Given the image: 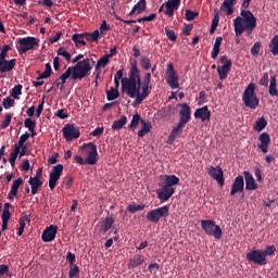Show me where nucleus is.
I'll return each mask as SVG.
<instances>
[{
	"instance_id": "obj_58",
	"label": "nucleus",
	"mask_w": 278,
	"mask_h": 278,
	"mask_svg": "<svg viewBox=\"0 0 278 278\" xmlns=\"http://www.w3.org/2000/svg\"><path fill=\"white\" fill-rule=\"evenodd\" d=\"M79 276V266L77 265H72L70 268L68 277L70 278H75Z\"/></svg>"
},
{
	"instance_id": "obj_42",
	"label": "nucleus",
	"mask_w": 278,
	"mask_h": 278,
	"mask_svg": "<svg viewBox=\"0 0 278 278\" xmlns=\"http://www.w3.org/2000/svg\"><path fill=\"white\" fill-rule=\"evenodd\" d=\"M26 140H29V132H27V131L20 137L17 143H15L13 147L21 149V147H23V144H25Z\"/></svg>"
},
{
	"instance_id": "obj_49",
	"label": "nucleus",
	"mask_w": 278,
	"mask_h": 278,
	"mask_svg": "<svg viewBox=\"0 0 278 278\" xmlns=\"http://www.w3.org/2000/svg\"><path fill=\"white\" fill-rule=\"evenodd\" d=\"M150 94H151V86L143 84L141 87L140 97H142L143 99H147V97H149Z\"/></svg>"
},
{
	"instance_id": "obj_54",
	"label": "nucleus",
	"mask_w": 278,
	"mask_h": 278,
	"mask_svg": "<svg viewBox=\"0 0 278 278\" xmlns=\"http://www.w3.org/2000/svg\"><path fill=\"white\" fill-rule=\"evenodd\" d=\"M10 123H12V114L7 113L4 116V121L1 124V129H8V127H10Z\"/></svg>"
},
{
	"instance_id": "obj_24",
	"label": "nucleus",
	"mask_w": 278,
	"mask_h": 278,
	"mask_svg": "<svg viewBox=\"0 0 278 278\" xmlns=\"http://www.w3.org/2000/svg\"><path fill=\"white\" fill-rule=\"evenodd\" d=\"M116 223V219L112 216H106L104 220L102 222V225L100 226V232L101 233H108L110 229H112V226Z\"/></svg>"
},
{
	"instance_id": "obj_26",
	"label": "nucleus",
	"mask_w": 278,
	"mask_h": 278,
	"mask_svg": "<svg viewBox=\"0 0 278 278\" xmlns=\"http://www.w3.org/2000/svg\"><path fill=\"white\" fill-rule=\"evenodd\" d=\"M238 0H224L223 4L220 5V11L226 12L227 16H231L233 14V5Z\"/></svg>"
},
{
	"instance_id": "obj_56",
	"label": "nucleus",
	"mask_w": 278,
	"mask_h": 278,
	"mask_svg": "<svg viewBox=\"0 0 278 278\" xmlns=\"http://www.w3.org/2000/svg\"><path fill=\"white\" fill-rule=\"evenodd\" d=\"M140 64L143 71H149V68H151V60H149L147 56L141 58Z\"/></svg>"
},
{
	"instance_id": "obj_64",
	"label": "nucleus",
	"mask_w": 278,
	"mask_h": 278,
	"mask_svg": "<svg viewBox=\"0 0 278 278\" xmlns=\"http://www.w3.org/2000/svg\"><path fill=\"white\" fill-rule=\"evenodd\" d=\"M193 26L192 24H185V27L182 28L184 36H190V33L192 31Z\"/></svg>"
},
{
	"instance_id": "obj_5",
	"label": "nucleus",
	"mask_w": 278,
	"mask_h": 278,
	"mask_svg": "<svg viewBox=\"0 0 278 278\" xmlns=\"http://www.w3.org/2000/svg\"><path fill=\"white\" fill-rule=\"evenodd\" d=\"M90 62L94 64V60L84 59L83 61H79L78 64L67 68V71H70L72 81H76V79H84L85 77H88V74L90 73V71H92Z\"/></svg>"
},
{
	"instance_id": "obj_28",
	"label": "nucleus",
	"mask_w": 278,
	"mask_h": 278,
	"mask_svg": "<svg viewBox=\"0 0 278 278\" xmlns=\"http://www.w3.org/2000/svg\"><path fill=\"white\" fill-rule=\"evenodd\" d=\"M178 80H179V76L177 75V73H173V74L167 75L166 81L173 90H177V88H179V81Z\"/></svg>"
},
{
	"instance_id": "obj_32",
	"label": "nucleus",
	"mask_w": 278,
	"mask_h": 278,
	"mask_svg": "<svg viewBox=\"0 0 278 278\" xmlns=\"http://www.w3.org/2000/svg\"><path fill=\"white\" fill-rule=\"evenodd\" d=\"M268 93L270 97H278L277 76H270Z\"/></svg>"
},
{
	"instance_id": "obj_19",
	"label": "nucleus",
	"mask_w": 278,
	"mask_h": 278,
	"mask_svg": "<svg viewBox=\"0 0 278 278\" xmlns=\"http://www.w3.org/2000/svg\"><path fill=\"white\" fill-rule=\"evenodd\" d=\"M24 182L25 180H23V177L15 179L11 186V190L8 194V199L12 201L14 200V197H18V189L21 188V186H23Z\"/></svg>"
},
{
	"instance_id": "obj_30",
	"label": "nucleus",
	"mask_w": 278,
	"mask_h": 278,
	"mask_svg": "<svg viewBox=\"0 0 278 278\" xmlns=\"http://www.w3.org/2000/svg\"><path fill=\"white\" fill-rule=\"evenodd\" d=\"M72 40L77 48L86 47V35L85 33L81 34H74L72 36Z\"/></svg>"
},
{
	"instance_id": "obj_46",
	"label": "nucleus",
	"mask_w": 278,
	"mask_h": 278,
	"mask_svg": "<svg viewBox=\"0 0 278 278\" xmlns=\"http://www.w3.org/2000/svg\"><path fill=\"white\" fill-rule=\"evenodd\" d=\"M51 73H52L51 64L47 63L45 72L42 74H40L38 79H47V78L51 77Z\"/></svg>"
},
{
	"instance_id": "obj_22",
	"label": "nucleus",
	"mask_w": 278,
	"mask_h": 278,
	"mask_svg": "<svg viewBox=\"0 0 278 278\" xmlns=\"http://www.w3.org/2000/svg\"><path fill=\"white\" fill-rule=\"evenodd\" d=\"M243 177L245 180V190H257L255 178H253V174H251V172H243Z\"/></svg>"
},
{
	"instance_id": "obj_20",
	"label": "nucleus",
	"mask_w": 278,
	"mask_h": 278,
	"mask_svg": "<svg viewBox=\"0 0 278 278\" xmlns=\"http://www.w3.org/2000/svg\"><path fill=\"white\" fill-rule=\"evenodd\" d=\"M179 5H181V0H168L165 3V15L166 16H174L175 10H179Z\"/></svg>"
},
{
	"instance_id": "obj_43",
	"label": "nucleus",
	"mask_w": 278,
	"mask_h": 278,
	"mask_svg": "<svg viewBox=\"0 0 278 278\" xmlns=\"http://www.w3.org/2000/svg\"><path fill=\"white\" fill-rule=\"evenodd\" d=\"M58 55H60L61 58H64V60H66V62H70L71 61V53L66 51V49L64 47H61L58 52H56Z\"/></svg>"
},
{
	"instance_id": "obj_50",
	"label": "nucleus",
	"mask_w": 278,
	"mask_h": 278,
	"mask_svg": "<svg viewBox=\"0 0 278 278\" xmlns=\"http://www.w3.org/2000/svg\"><path fill=\"white\" fill-rule=\"evenodd\" d=\"M15 103L16 102L14 101V99L8 97L3 100L2 105H3L4 110H10V108H14Z\"/></svg>"
},
{
	"instance_id": "obj_48",
	"label": "nucleus",
	"mask_w": 278,
	"mask_h": 278,
	"mask_svg": "<svg viewBox=\"0 0 278 278\" xmlns=\"http://www.w3.org/2000/svg\"><path fill=\"white\" fill-rule=\"evenodd\" d=\"M12 50V47L4 45L0 49V60H5L8 58V52Z\"/></svg>"
},
{
	"instance_id": "obj_55",
	"label": "nucleus",
	"mask_w": 278,
	"mask_h": 278,
	"mask_svg": "<svg viewBox=\"0 0 278 278\" xmlns=\"http://www.w3.org/2000/svg\"><path fill=\"white\" fill-rule=\"evenodd\" d=\"M24 127L26 128V129H28V131L29 130H31V129H36V121H34V119H31V118H26L25 121H24Z\"/></svg>"
},
{
	"instance_id": "obj_34",
	"label": "nucleus",
	"mask_w": 278,
	"mask_h": 278,
	"mask_svg": "<svg viewBox=\"0 0 278 278\" xmlns=\"http://www.w3.org/2000/svg\"><path fill=\"white\" fill-rule=\"evenodd\" d=\"M85 34V40H88V42H99V38L101 36L99 35V30H94L93 33H84Z\"/></svg>"
},
{
	"instance_id": "obj_33",
	"label": "nucleus",
	"mask_w": 278,
	"mask_h": 278,
	"mask_svg": "<svg viewBox=\"0 0 278 278\" xmlns=\"http://www.w3.org/2000/svg\"><path fill=\"white\" fill-rule=\"evenodd\" d=\"M125 125H127V116L123 115L118 121H114L111 127L114 131H118L123 129Z\"/></svg>"
},
{
	"instance_id": "obj_12",
	"label": "nucleus",
	"mask_w": 278,
	"mask_h": 278,
	"mask_svg": "<svg viewBox=\"0 0 278 278\" xmlns=\"http://www.w3.org/2000/svg\"><path fill=\"white\" fill-rule=\"evenodd\" d=\"M62 134L66 142H73V140H77L81 136L79 127L75 126V124H66L62 129Z\"/></svg>"
},
{
	"instance_id": "obj_4",
	"label": "nucleus",
	"mask_w": 278,
	"mask_h": 278,
	"mask_svg": "<svg viewBox=\"0 0 278 278\" xmlns=\"http://www.w3.org/2000/svg\"><path fill=\"white\" fill-rule=\"evenodd\" d=\"M177 106L181 108L179 111L180 118L177 127H174L172 132L169 134L168 142H175V140L179 138L181 134H184V127H186V125H188V122L192 118V110L190 109V105H188V103H179L177 104Z\"/></svg>"
},
{
	"instance_id": "obj_2",
	"label": "nucleus",
	"mask_w": 278,
	"mask_h": 278,
	"mask_svg": "<svg viewBox=\"0 0 278 278\" xmlns=\"http://www.w3.org/2000/svg\"><path fill=\"white\" fill-rule=\"evenodd\" d=\"M235 34L240 38L247 31L248 36L253 34V29L257 27V17L250 10H242L240 16L233 20Z\"/></svg>"
},
{
	"instance_id": "obj_61",
	"label": "nucleus",
	"mask_w": 278,
	"mask_h": 278,
	"mask_svg": "<svg viewBox=\"0 0 278 278\" xmlns=\"http://www.w3.org/2000/svg\"><path fill=\"white\" fill-rule=\"evenodd\" d=\"M45 110V97L42 98L41 102L39 103L37 110H36V116L37 118H40V114H42V111Z\"/></svg>"
},
{
	"instance_id": "obj_63",
	"label": "nucleus",
	"mask_w": 278,
	"mask_h": 278,
	"mask_svg": "<svg viewBox=\"0 0 278 278\" xmlns=\"http://www.w3.org/2000/svg\"><path fill=\"white\" fill-rule=\"evenodd\" d=\"M104 128L103 127H97L93 131H91L90 136H93L94 138H99V136H103Z\"/></svg>"
},
{
	"instance_id": "obj_39",
	"label": "nucleus",
	"mask_w": 278,
	"mask_h": 278,
	"mask_svg": "<svg viewBox=\"0 0 278 278\" xmlns=\"http://www.w3.org/2000/svg\"><path fill=\"white\" fill-rule=\"evenodd\" d=\"M119 92L118 89L111 87V89L106 92V99L108 101H114L118 99Z\"/></svg>"
},
{
	"instance_id": "obj_40",
	"label": "nucleus",
	"mask_w": 278,
	"mask_h": 278,
	"mask_svg": "<svg viewBox=\"0 0 278 278\" xmlns=\"http://www.w3.org/2000/svg\"><path fill=\"white\" fill-rule=\"evenodd\" d=\"M146 207L147 205L144 204H130L127 206V212H129L130 214H136V212H142Z\"/></svg>"
},
{
	"instance_id": "obj_57",
	"label": "nucleus",
	"mask_w": 278,
	"mask_h": 278,
	"mask_svg": "<svg viewBox=\"0 0 278 278\" xmlns=\"http://www.w3.org/2000/svg\"><path fill=\"white\" fill-rule=\"evenodd\" d=\"M219 62L223 64L222 66L231 70L232 62H231L230 59H227V55L220 56V58H219Z\"/></svg>"
},
{
	"instance_id": "obj_53",
	"label": "nucleus",
	"mask_w": 278,
	"mask_h": 278,
	"mask_svg": "<svg viewBox=\"0 0 278 278\" xmlns=\"http://www.w3.org/2000/svg\"><path fill=\"white\" fill-rule=\"evenodd\" d=\"M54 116L64 121V118H68V111L66 109H60L54 113Z\"/></svg>"
},
{
	"instance_id": "obj_38",
	"label": "nucleus",
	"mask_w": 278,
	"mask_h": 278,
	"mask_svg": "<svg viewBox=\"0 0 278 278\" xmlns=\"http://www.w3.org/2000/svg\"><path fill=\"white\" fill-rule=\"evenodd\" d=\"M60 177L61 176H58V175L52 174L50 172V175H49V188H50V190H55V186H58V181H60Z\"/></svg>"
},
{
	"instance_id": "obj_41",
	"label": "nucleus",
	"mask_w": 278,
	"mask_h": 278,
	"mask_svg": "<svg viewBox=\"0 0 278 278\" xmlns=\"http://www.w3.org/2000/svg\"><path fill=\"white\" fill-rule=\"evenodd\" d=\"M139 123H142V118L140 117V114L136 113L135 115H132V119L128 125V129H134V127H137Z\"/></svg>"
},
{
	"instance_id": "obj_47",
	"label": "nucleus",
	"mask_w": 278,
	"mask_h": 278,
	"mask_svg": "<svg viewBox=\"0 0 278 278\" xmlns=\"http://www.w3.org/2000/svg\"><path fill=\"white\" fill-rule=\"evenodd\" d=\"M50 173H52V175L62 177V173H64V165L58 164V165L53 166L52 170Z\"/></svg>"
},
{
	"instance_id": "obj_15",
	"label": "nucleus",
	"mask_w": 278,
	"mask_h": 278,
	"mask_svg": "<svg viewBox=\"0 0 278 278\" xmlns=\"http://www.w3.org/2000/svg\"><path fill=\"white\" fill-rule=\"evenodd\" d=\"M56 233H58V226L50 225L43 230L41 235V240L43 242H53V240H55Z\"/></svg>"
},
{
	"instance_id": "obj_29",
	"label": "nucleus",
	"mask_w": 278,
	"mask_h": 278,
	"mask_svg": "<svg viewBox=\"0 0 278 278\" xmlns=\"http://www.w3.org/2000/svg\"><path fill=\"white\" fill-rule=\"evenodd\" d=\"M141 125H143L142 127H141V129L138 131V134H137V136L139 137V138H144V136H147V134H150L151 132V128L153 127L152 125H151V122H147V121H144V119H141Z\"/></svg>"
},
{
	"instance_id": "obj_62",
	"label": "nucleus",
	"mask_w": 278,
	"mask_h": 278,
	"mask_svg": "<svg viewBox=\"0 0 278 278\" xmlns=\"http://www.w3.org/2000/svg\"><path fill=\"white\" fill-rule=\"evenodd\" d=\"M71 79V71L66 70L59 79L61 80V84H66V79Z\"/></svg>"
},
{
	"instance_id": "obj_60",
	"label": "nucleus",
	"mask_w": 278,
	"mask_h": 278,
	"mask_svg": "<svg viewBox=\"0 0 278 278\" xmlns=\"http://www.w3.org/2000/svg\"><path fill=\"white\" fill-rule=\"evenodd\" d=\"M275 251H277L275 245H269L265 250H262V253H263V256L266 257V255H274Z\"/></svg>"
},
{
	"instance_id": "obj_11",
	"label": "nucleus",
	"mask_w": 278,
	"mask_h": 278,
	"mask_svg": "<svg viewBox=\"0 0 278 278\" xmlns=\"http://www.w3.org/2000/svg\"><path fill=\"white\" fill-rule=\"evenodd\" d=\"M86 147L88 148L86 162L87 164H89V166H94V164L99 162V152L97 151V144H94L93 142L85 143L83 147H80V150H84Z\"/></svg>"
},
{
	"instance_id": "obj_23",
	"label": "nucleus",
	"mask_w": 278,
	"mask_h": 278,
	"mask_svg": "<svg viewBox=\"0 0 278 278\" xmlns=\"http://www.w3.org/2000/svg\"><path fill=\"white\" fill-rule=\"evenodd\" d=\"M110 64V59L106 55H103L97 61L96 64V79L101 77V68H105Z\"/></svg>"
},
{
	"instance_id": "obj_6",
	"label": "nucleus",
	"mask_w": 278,
	"mask_h": 278,
	"mask_svg": "<svg viewBox=\"0 0 278 278\" xmlns=\"http://www.w3.org/2000/svg\"><path fill=\"white\" fill-rule=\"evenodd\" d=\"M255 90H257L255 83H250L242 93L243 105L250 110H257L260 108V98H257Z\"/></svg>"
},
{
	"instance_id": "obj_44",
	"label": "nucleus",
	"mask_w": 278,
	"mask_h": 278,
	"mask_svg": "<svg viewBox=\"0 0 278 278\" xmlns=\"http://www.w3.org/2000/svg\"><path fill=\"white\" fill-rule=\"evenodd\" d=\"M20 94H23V85L14 86L11 91V97H13V99H18Z\"/></svg>"
},
{
	"instance_id": "obj_21",
	"label": "nucleus",
	"mask_w": 278,
	"mask_h": 278,
	"mask_svg": "<svg viewBox=\"0 0 278 278\" xmlns=\"http://www.w3.org/2000/svg\"><path fill=\"white\" fill-rule=\"evenodd\" d=\"M260 146L258 149H261L262 153H268V146L270 144V135L267 132H262L258 137Z\"/></svg>"
},
{
	"instance_id": "obj_31",
	"label": "nucleus",
	"mask_w": 278,
	"mask_h": 278,
	"mask_svg": "<svg viewBox=\"0 0 278 278\" xmlns=\"http://www.w3.org/2000/svg\"><path fill=\"white\" fill-rule=\"evenodd\" d=\"M220 45H223V37H216L215 43L213 46V51L211 53V58L213 60H216V58H218V54L220 53Z\"/></svg>"
},
{
	"instance_id": "obj_27",
	"label": "nucleus",
	"mask_w": 278,
	"mask_h": 278,
	"mask_svg": "<svg viewBox=\"0 0 278 278\" xmlns=\"http://www.w3.org/2000/svg\"><path fill=\"white\" fill-rule=\"evenodd\" d=\"M28 184L31 188V194H38V190H40V188L42 186V180H40V178H38V177L30 176Z\"/></svg>"
},
{
	"instance_id": "obj_9",
	"label": "nucleus",
	"mask_w": 278,
	"mask_h": 278,
	"mask_svg": "<svg viewBox=\"0 0 278 278\" xmlns=\"http://www.w3.org/2000/svg\"><path fill=\"white\" fill-rule=\"evenodd\" d=\"M35 47H38V39H36V37H24L18 39L17 51L20 55L27 53V51H34Z\"/></svg>"
},
{
	"instance_id": "obj_25",
	"label": "nucleus",
	"mask_w": 278,
	"mask_h": 278,
	"mask_svg": "<svg viewBox=\"0 0 278 278\" xmlns=\"http://www.w3.org/2000/svg\"><path fill=\"white\" fill-rule=\"evenodd\" d=\"M147 10V0H139L129 12L128 16H134V14H142Z\"/></svg>"
},
{
	"instance_id": "obj_52",
	"label": "nucleus",
	"mask_w": 278,
	"mask_h": 278,
	"mask_svg": "<svg viewBox=\"0 0 278 278\" xmlns=\"http://www.w3.org/2000/svg\"><path fill=\"white\" fill-rule=\"evenodd\" d=\"M135 101L132 103L134 108H136V105H140V103H142V101H144L146 98H142V96H140V87L137 88V91L135 92Z\"/></svg>"
},
{
	"instance_id": "obj_13",
	"label": "nucleus",
	"mask_w": 278,
	"mask_h": 278,
	"mask_svg": "<svg viewBox=\"0 0 278 278\" xmlns=\"http://www.w3.org/2000/svg\"><path fill=\"white\" fill-rule=\"evenodd\" d=\"M238 192H244V176H237L231 185L230 197H235Z\"/></svg>"
},
{
	"instance_id": "obj_37",
	"label": "nucleus",
	"mask_w": 278,
	"mask_h": 278,
	"mask_svg": "<svg viewBox=\"0 0 278 278\" xmlns=\"http://www.w3.org/2000/svg\"><path fill=\"white\" fill-rule=\"evenodd\" d=\"M269 49H270V53H273V55H278V35H275L271 38V41L269 43Z\"/></svg>"
},
{
	"instance_id": "obj_1",
	"label": "nucleus",
	"mask_w": 278,
	"mask_h": 278,
	"mask_svg": "<svg viewBox=\"0 0 278 278\" xmlns=\"http://www.w3.org/2000/svg\"><path fill=\"white\" fill-rule=\"evenodd\" d=\"M141 84L138 61L132 60L130 61L128 77L122 78V92H125L130 99H136L137 88H140Z\"/></svg>"
},
{
	"instance_id": "obj_45",
	"label": "nucleus",
	"mask_w": 278,
	"mask_h": 278,
	"mask_svg": "<svg viewBox=\"0 0 278 278\" xmlns=\"http://www.w3.org/2000/svg\"><path fill=\"white\" fill-rule=\"evenodd\" d=\"M165 34L172 42L177 41V34H175V30L170 29L169 27H165Z\"/></svg>"
},
{
	"instance_id": "obj_10",
	"label": "nucleus",
	"mask_w": 278,
	"mask_h": 278,
	"mask_svg": "<svg viewBox=\"0 0 278 278\" xmlns=\"http://www.w3.org/2000/svg\"><path fill=\"white\" fill-rule=\"evenodd\" d=\"M245 260L250 264H256L257 266H266L268 264V260H266L262 250H251L247 253Z\"/></svg>"
},
{
	"instance_id": "obj_3",
	"label": "nucleus",
	"mask_w": 278,
	"mask_h": 278,
	"mask_svg": "<svg viewBox=\"0 0 278 278\" xmlns=\"http://www.w3.org/2000/svg\"><path fill=\"white\" fill-rule=\"evenodd\" d=\"M160 188L156 189V197L162 203L170 201L173 194H175V186H179V177L176 175L161 176Z\"/></svg>"
},
{
	"instance_id": "obj_18",
	"label": "nucleus",
	"mask_w": 278,
	"mask_h": 278,
	"mask_svg": "<svg viewBox=\"0 0 278 278\" xmlns=\"http://www.w3.org/2000/svg\"><path fill=\"white\" fill-rule=\"evenodd\" d=\"M142 264H144V255L135 254L134 257L129 258L127 268L128 270H134V268H138V266H142Z\"/></svg>"
},
{
	"instance_id": "obj_7",
	"label": "nucleus",
	"mask_w": 278,
	"mask_h": 278,
	"mask_svg": "<svg viewBox=\"0 0 278 278\" xmlns=\"http://www.w3.org/2000/svg\"><path fill=\"white\" fill-rule=\"evenodd\" d=\"M201 227L206 236H213L216 240L223 238V229H220V226L216 225V222L212 219H202Z\"/></svg>"
},
{
	"instance_id": "obj_17",
	"label": "nucleus",
	"mask_w": 278,
	"mask_h": 278,
	"mask_svg": "<svg viewBox=\"0 0 278 278\" xmlns=\"http://www.w3.org/2000/svg\"><path fill=\"white\" fill-rule=\"evenodd\" d=\"M194 118H200L202 123H205V121H210V118H212V112L206 105L199 108L194 112Z\"/></svg>"
},
{
	"instance_id": "obj_35",
	"label": "nucleus",
	"mask_w": 278,
	"mask_h": 278,
	"mask_svg": "<svg viewBox=\"0 0 278 278\" xmlns=\"http://www.w3.org/2000/svg\"><path fill=\"white\" fill-rule=\"evenodd\" d=\"M230 72L231 70L229 67H225L224 65L217 67V73L222 81L227 79Z\"/></svg>"
},
{
	"instance_id": "obj_36",
	"label": "nucleus",
	"mask_w": 278,
	"mask_h": 278,
	"mask_svg": "<svg viewBox=\"0 0 278 278\" xmlns=\"http://www.w3.org/2000/svg\"><path fill=\"white\" fill-rule=\"evenodd\" d=\"M266 125H268V122H266V118L264 117L258 118L254 125V131H264V129H266Z\"/></svg>"
},
{
	"instance_id": "obj_59",
	"label": "nucleus",
	"mask_w": 278,
	"mask_h": 278,
	"mask_svg": "<svg viewBox=\"0 0 278 278\" xmlns=\"http://www.w3.org/2000/svg\"><path fill=\"white\" fill-rule=\"evenodd\" d=\"M260 49H262V43L257 41L251 48V55H254V58L260 55Z\"/></svg>"
},
{
	"instance_id": "obj_14",
	"label": "nucleus",
	"mask_w": 278,
	"mask_h": 278,
	"mask_svg": "<svg viewBox=\"0 0 278 278\" xmlns=\"http://www.w3.org/2000/svg\"><path fill=\"white\" fill-rule=\"evenodd\" d=\"M208 175L212 177V179L217 181L219 186H225V178L223 177V168H220V166L210 167Z\"/></svg>"
},
{
	"instance_id": "obj_51",
	"label": "nucleus",
	"mask_w": 278,
	"mask_h": 278,
	"mask_svg": "<svg viewBox=\"0 0 278 278\" xmlns=\"http://www.w3.org/2000/svg\"><path fill=\"white\" fill-rule=\"evenodd\" d=\"M197 16H199V12H194L192 10H186L185 12L186 21H194Z\"/></svg>"
},
{
	"instance_id": "obj_16",
	"label": "nucleus",
	"mask_w": 278,
	"mask_h": 278,
	"mask_svg": "<svg viewBox=\"0 0 278 278\" xmlns=\"http://www.w3.org/2000/svg\"><path fill=\"white\" fill-rule=\"evenodd\" d=\"M14 66H16V59H0V73H11L14 71Z\"/></svg>"
},
{
	"instance_id": "obj_8",
	"label": "nucleus",
	"mask_w": 278,
	"mask_h": 278,
	"mask_svg": "<svg viewBox=\"0 0 278 278\" xmlns=\"http://www.w3.org/2000/svg\"><path fill=\"white\" fill-rule=\"evenodd\" d=\"M169 210H170L169 205H164L159 208H154L147 213L146 218L149 223H153L154 225H157L161 218H165L168 216Z\"/></svg>"
}]
</instances>
